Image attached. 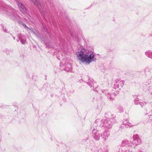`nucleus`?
Wrapping results in <instances>:
<instances>
[{
	"instance_id": "nucleus-1",
	"label": "nucleus",
	"mask_w": 152,
	"mask_h": 152,
	"mask_svg": "<svg viewBox=\"0 0 152 152\" xmlns=\"http://www.w3.org/2000/svg\"><path fill=\"white\" fill-rule=\"evenodd\" d=\"M76 54L79 60L86 64H89L96 60L93 53L88 52L84 48L77 52Z\"/></svg>"
},
{
	"instance_id": "nucleus-2",
	"label": "nucleus",
	"mask_w": 152,
	"mask_h": 152,
	"mask_svg": "<svg viewBox=\"0 0 152 152\" xmlns=\"http://www.w3.org/2000/svg\"><path fill=\"white\" fill-rule=\"evenodd\" d=\"M111 122L110 121H107L105 123L104 121L103 120L98 119L96 120L95 122L93 125V127L97 129L99 127L103 126H105L109 128L111 127Z\"/></svg>"
},
{
	"instance_id": "nucleus-3",
	"label": "nucleus",
	"mask_w": 152,
	"mask_h": 152,
	"mask_svg": "<svg viewBox=\"0 0 152 152\" xmlns=\"http://www.w3.org/2000/svg\"><path fill=\"white\" fill-rule=\"evenodd\" d=\"M97 129L96 128H95L94 127H93L92 133L93 134V137L96 140H99L101 133L100 131Z\"/></svg>"
},
{
	"instance_id": "nucleus-4",
	"label": "nucleus",
	"mask_w": 152,
	"mask_h": 152,
	"mask_svg": "<svg viewBox=\"0 0 152 152\" xmlns=\"http://www.w3.org/2000/svg\"><path fill=\"white\" fill-rule=\"evenodd\" d=\"M115 81V84L114 87L115 88H122L124 85V80H116Z\"/></svg>"
},
{
	"instance_id": "nucleus-5",
	"label": "nucleus",
	"mask_w": 152,
	"mask_h": 152,
	"mask_svg": "<svg viewBox=\"0 0 152 152\" xmlns=\"http://www.w3.org/2000/svg\"><path fill=\"white\" fill-rule=\"evenodd\" d=\"M122 125L123 127L124 126L126 128L130 127L134 125L133 123L130 122L127 119L123 121Z\"/></svg>"
},
{
	"instance_id": "nucleus-6",
	"label": "nucleus",
	"mask_w": 152,
	"mask_h": 152,
	"mask_svg": "<svg viewBox=\"0 0 152 152\" xmlns=\"http://www.w3.org/2000/svg\"><path fill=\"white\" fill-rule=\"evenodd\" d=\"M34 4L36 5L38 8H39L40 11L41 12V13H43L42 12L40 7H42L41 2L40 0H30Z\"/></svg>"
},
{
	"instance_id": "nucleus-7",
	"label": "nucleus",
	"mask_w": 152,
	"mask_h": 152,
	"mask_svg": "<svg viewBox=\"0 0 152 152\" xmlns=\"http://www.w3.org/2000/svg\"><path fill=\"white\" fill-rule=\"evenodd\" d=\"M110 135V133L108 131H105L101 134V137L104 141H106Z\"/></svg>"
},
{
	"instance_id": "nucleus-8",
	"label": "nucleus",
	"mask_w": 152,
	"mask_h": 152,
	"mask_svg": "<svg viewBox=\"0 0 152 152\" xmlns=\"http://www.w3.org/2000/svg\"><path fill=\"white\" fill-rule=\"evenodd\" d=\"M18 39L23 44H24L26 43V37L25 36L21 34H19L18 35Z\"/></svg>"
},
{
	"instance_id": "nucleus-9",
	"label": "nucleus",
	"mask_w": 152,
	"mask_h": 152,
	"mask_svg": "<svg viewBox=\"0 0 152 152\" xmlns=\"http://www.w3.org/2000/svg\"><path fill=\"white\" fill-rule=\"evenodd\" d=\"M18 5L19 7L20 10L23 13H25L26 12V10L24 6L19 2H17Z\"/></svg>"
},
{
	"instance_id": "nucleus-10",
	"label": "nucleus",
	"mask_w": 152,
	"mask_h": 152,
	"mask_svg": "<svg viewBox=\"0 0 152 152\" xmlns=\"http://www.w3.org/2000/svg\"><path fill=\"white\" fill-rule=\"evenodd\" d=\"M145 53L147 56L152 59V51H147L145 52Z\"/></svg>"
},
{
	"instance_id": "nucleus-11",
	"label": "nucleus",
	"mask_w": 152,
	"mask_h": 152,
	"mask_svg": "<svg viewBox=\"0 0 152 152\" xmlns=\"http://www.w3.org/2000/svg\"><path fill=\"white\" fill-rule=\"evenodd\" d=\"M22 26L24 27L27 30V31H33V29H32V28H30L27 27L24 23H22L21 24Z\"/></svg>"
},
{
	"instance_id": "nucleus-12",
	"label": "nucleus",
	"mask_w": 152,
	"mask_h": 152,
	"mask_svg": "<svg viewBox=\"0 0 152 152\" xmlns=\"http://www.w3.org/2000/svg\"><path fill=\"white\" fill-rule=\"evenodd\" d=\"M67 67H66L65 70L67 71H71V66L69 64H67Z\"/></svg>"
},
{
	"instance_id": "nucleus-13",
	"label": "nucleus",
	"mask_w": 152,
	"mask_h": 152,
	"mask_svg": "<svg viewBox=\"0 0 152 152\" xmlns=\"http://www.w3.org/2000/svg\"><path fill=\"white\" fill-rule=\"evenodd\" d=\"M19 17V16L13 14L11 16V18L13 20H16L17 18H18Z\"/></svg>"
},
{
	"instance_id": "nucleus-14",
	"label": "nucleus",
	"mask_w": 152,
	"mask_h": 152,
	"mask_svg": "<svg viewBox=\"0 0 152 152\" xmlns=\"http://www.w3.org/2000/svg\"><path fill=\"white\" fill-rule=\"evenodd\" d=\"M147 102H140L139 104L141 105L142 107L145 105H146Z\"/></svg>"
},
{
	"instance_id": "nucleus-15",
	"label": "nucleus",
	"mask_w": 152,
	"mask_h": 152,
	"mask_svg": "<svg viewBox=\"0 0 152 152\" xmlns=\"http://www.w3.org/2000/svg\"><path fill=\"white\" fill-rule=\"evenodd\" d=\"M139 101L137 99H135L134 101V103L135 104H139Z\"/></svg>"
},
{
	"instance_id": "nucleus-16",
	"label": "nucleus",
	"mask_w": 152,
	"mask_h": 152,
	"mask_svg": "<svg viewBox=\"0 0 152 152\" xmlns=\"http://www.w3.org/2000/svg\"><path fill=\"white\" fill-rule=\"evenodd\" d=\"M118 112L122 113L123 111V109L121 107H119L118 108Z\"/></svg>"
},
{
	"instance_id": "nucleus-17",
	"label": "nucleus",
	"mask_w": 152,
	"mask_h": 152,
	"mask_svg": "<svg viewBox=\"0 0 152 152\" xmlns=\"http://www.w3.org/2000/svg\"><path fill=\"white\" fill-rule=\"evenodd\" d=\"M3 31L5 32H7V29H6V27L5 26H3L2 27Z\"/></svg>"
},
{
	"instance_id": "nucleus-18",
	"label": "nucleus",
	"mask_w": 152,
	"mask_h": 152,
	"mask_svg": "<svg viewBox=\"0 0 152 152\" xmlns=\"http://www.w3.org/2000/svg\"><path fill=\"white\" fill-rule=\"evenodd\" d=\"M109 113V115H108L109 116L110 115V113Z\"/></svg>"
},
{
	"instance_id": "nucleus-19",
	"label": "nucleus",
	"mask_w": 152,
	"mask_h": 152,
	"mask_svg": "<svg viewBox=\"0 0 152 152\" xmlns=\"http://www.w3.org/2000/svg\"><path fill=\"white\" fill-rule=\"evenodd\" d=\"M13 39H15V37H13Z\"/></svg>"
},
{
	"instance_id": "nucleus-20",
	"label": "nucleus",
	"mask_w": 152,
	"mask_h": 152,
	"mask_svg": "<svg viewBox=\"0 0 152 152\" xmlns=\"http://www.w3.org/2000/svg\"><path fill=\"white\" fill-rule=\"evenodd\" d=\"M90 87H92V86H90Z\"/></svg>"
},
{
	"instance_id": "nucleus-21",
	"label": "nucleus",
	"mask_w": 152,
	"mask_h": 152,
	"mask_svg": "<svg viewBox=\"0 0 152 152\" xmlns=\"http://www.w3.org/2000/svg\"><path fill=\"white\" fill-rule=\"evenodd\" d=\"M17 41L18 42V40H17Z\"/></svg>"
},
{
	"instance_id": "nucleus-22",
	"label": "nucleus",
	"mask_w": 152,
	"mask_h": 152,
	"mask_svg": "<svg viewBox=\"0 0 152 152\" xmlns=\"http://www.w3.org/2000/svg\"><path fill=\"white\" fill-rule=\"evenodd\" d=\"M106 94V93H105V94ZM106 95H107L106 94Z\"/></svg>"
}]
</instances>
